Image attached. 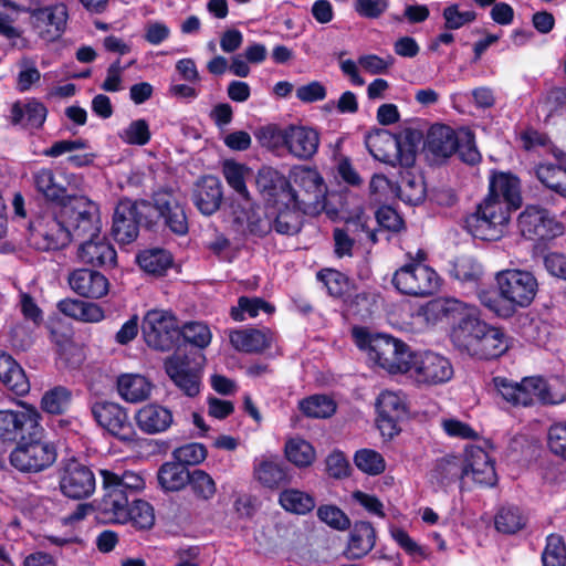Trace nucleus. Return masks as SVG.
Returning a JSON list of instances; mask_svg holds the SVG:
<instances>
[{
    "label": "nucleus",
    "mask_w": 566,
    "mask_h": 566,
    "mask_svg": "<svg viewBox=\"0 0 566 566\" xmlns=\"http://www.w3.org/2000/svg\"><path fill=\"white\" fill-rule=\"evenodd\" d=\"M432 307L441 319L452 325L450 337L453 346L470 356L488 325L481 319L480 310L453 297L438 298Z\"/></svg>",
    "instance_id": "1"
},
{
    "label": "nucleus",
    "mask_w": 566,
    "mask_h": 566,
    "mask_svg": "<svg viewBox=\"0 0 566 566\" xmlns=\"http://www.w3.org/2000/svg\"><path fill=\"white\" fill-rule=\"evenodd\" d=\"M353 336L357 346L367 350L368 357L390 374L407 373L412 352L402 340L387 334H371L355 327Z\"/></svg>",
    "instance_id": "2"
},
{
    "label": "nucleus",
    "mask_w": 566,
    "mask_h": 566,
    "mask_svg": "<svg viewBox=\"0 0 566 566\" xmlns=\"http://www.w3.org/2000/svg\"><path fill=\"white\" fill-rule=\"evenodd\" d=\"M500 296L510 303V306L500 307L496 300H483V303L502 317L511 316L516 307H526L534 300L538 284L533 273L518 269H507L496 273L495 276Z\"/></svg>",
    "instance_id": "3"
},
{
    "label": "nucleus",
    "mask_w": 566,
    "mask_h": 566,
    "mask_svg": "<svg viewBox=\"0 0 566 566\" xmlns=\"http://www.w3.org/2000/svg\"><path fill=\"white\" fill-rule=\"evenodd\" d=\"M103 497L97 504L98 512H113L116 518L126 516L123 505L135 499L137 493L145 488V480L142 475L126 471L123 474L109 470H101Z\"/></svg>",
    "instance_id": "4"
},
{
    "label": "nucleus",
    "mask_w": 566,
    "mask_h": 566,
    "mask_svg": "<svg viewBox=\"0 0 566 566\" xmlns=\"http://www.w3.org/2000/svg\"><path fill=\"white\" fill-rule=\"evenodd\" d=\"M56 209L71 234V240H84L101 233L98 206L88 198L72 195Z\"/></svg>",
    "instance_id": "5"
},
{
    "label": "nucleus",
    "mask_w": 566,
    "mask_h": 566,
    "mask_svg": "<svg viewBox=\"0 0 566 566\" xmlns=\"http://www.w3.org/2000/svg\"><path fill=\"white\" fill-rule=\"evenodd\" d=\"M28 242L43 252L61 250L71 242V234L56 207L44 210L30 221Z\"/></svg>",
    "instance_id": "6"
},
{
    "label": "nucleus",
    "mask_w": 566,
    "mask_h": 566,
    "mask_svg": "<svg viewBox=\"0 0 566 566\" xmlns=\"http://www.w3.org/2000/svg\"><path fill=\"white\" fill-rule=\"evenodd\" d=\"M153 221V206L149 201L124 198L114 209L112 234L118 243L128 244L138 237L140 226L149 227Z\"/></svg>",
    "instance_id": "7"
},
{
    "label": "nucleus",
    "mask_w": 566,
    "mask_h": 566,
    "mask_svg": "<svg viewBox=\"0 0 566 566\" xmlns=\"http://www.w3.org/2000/svg\"><path fill=\"white\" fill-rule=\"evenodd\" d=\"M510 220V213L502 203L484 198L472 213L463 219V228L474 238L493 241L500 239Z\"/></svg>",
    "instance_id": "8"
},
{
    "label": "nucleus",
    "mask_w": 566,
    "mask_h": 566,
    "mask_svg": "<svg viewBox=\"0 0 566 566\" xmlns=\"http://www.w3.org/2000/svg\"><path fill=\"white\" fill-rule=\"evenodd\" d=\"M292 180L295 188H292L289 202H293L305 214L321 212L325 207L327 188L319 172L308 167H296L292 171Z\"/></svg>",
    "instance_id": "9"
},
{
    "label": "nucleus",
    "mask_w": 566,
    "mask_h": 566,
    "mask_svg": "<svg viewBox=\"0 0 566 566\" xmlns=\"http://www.w3.org/2000/svg\"><path fill=\"white\" fill-rule=\"evenodd\" d=\"M41 415L31 405L21 403L20 409L0 410V440L19 443L27 438L35 439L43 433Z\"/></svg>",
    "instance_id": "10"
},
{
    "label": "nucleus",
    "mask_w": 566,
    "mask_h": 566,
    "mask_svg": "<svg viewBox=\"0 0 566 566\" xmlns=\"http://www.w3.org/2000/svg\"><path fill=\"white\" fill-rule=\"evenodd\" d=\"M42 434L17 443L10 453V463L14 469L24 473H38L55 462L56 449L52 443L42 441Z\"/></svg>",
    "instance_id": "11"
},
{
    "label": "nucleus",
    "mask_w": 566,
    "mask_h": 566,
    "mask_svg": "<svg viewBox=\"0 0 566 566\" xmlns=\"http://www.w3.org/2000/svg\"><path fill=\"white\" fill-rule=\"evenodd\" d=\"M394 286L401 293L416 297L432 295L440 286L438 273L422 262H409L392 276Z\"/></svg>",
    "instance_id": "12"
},
{
    "label": "nucleus",
    "mask_w": 566,
    "mask_h": 566,
    "mask_svg": "<svg viewBox=\"0 0 566 566\" xmlns=\"http://www.w3.org/2000/svg\"><path fill=\"white\" fill-rule=\"evenodd\" d=\"M146 344L160 352L170 350L180 336L178 319L170 311L150 310L142 323Z\"/></svg>",
    "instance_id": "13"
},
{
    "label": "nucleus",
    "mask_w": 566,
    "mask_h": 566,
    "mask_svg": "<svg viewBox=\"0 0 566 566\" xmlns=\"http://www.w3.org/2000/svg\"><path fill=\"white\" fill-rule=\"evenodd\" d=\"M409 366L407 374L419 385H441L453 376L450 360L433 352L413 353Z\"/></svg>",
    "instance_id": "14"
},
{
    "label": "nucleus",
    "mask_w": 566,
    "mask_h": 566,
    "mask_svg": "<svg viewBox=\"0 0 566 566\" xmlns=\"http://www.w3.org/2000/svg\"><path fill=\"white\" fill-rule=\"evenodd\" d=\"M59 488L62 494L69 499L84 500L95 491V475L87 465L75 459H70L60 467Z\"/></svg>",
    "instance_id": "15"
},
{
    "label": "nucleus",
    "mask_w": 566,
    "mask_h": 566,
    "mask_svg": "<svg viewBox=\"0 0 566 566\" xmlns=\"http://www.w3.org/2000/svg\"><path fill=\"white\" fill-rule=\"evenodd\" d=\"M365 145L369 154L378 161L387 165L409 168L413 157L409 150L401 154L399 137L384 128H377L365 136Z\"/></svg>",
    "instance_id": "16"
},
{
    "label": "nucleus",
    "mask_w": 566,
    "mask_h": 566,
    "mask_svg": "<svg viewBox=\"0 0 566 566\" xmlns=\"http://www.w3.org/2000/svg\"><path fill=\"white\" fill-rule=\"evenodd\" d=\"M522 235L528 240H551L563 234L564 228L541 207L528 206L518 217Z\"/></svg>",
    "instance_id": "17"
},
{
    "label": "nucleus",
    "mask_w": 566,
    "mask_h": 566,
    "mask_svg": "<svg viewBox=\"0 0 566 566\" xmlns=\"http://www.w3.org/2000/svg\"><path fill=\"white\" fill-rule=\"evenodd\" d=\"M91 413L96 423L122 441L134 440V429L128 415L118 403L96 401L91 406Z\"/></svg>",
    "instance_id": "18"
},
{
    "label": "nucleus",
    "mask_w": 566,
    "mask_h": 566,
    "mask_svg": "<svg viewBox=\"0 0 566 566\" xmlns=\"http://www.w3.org/2000/svg\"><path fill=\"white\" fill-rule=\"evenodd\" d=\"M165 369L175 385L187 396L193 397L200 391L201 367L192 363L188 355L175 353L165 360Z\"/></svg>",
    "instance_id": "19"
},
{
    "label": "nucleus",
    "mask_w": 566,
    "mask_h": 566,
    "mask_svg": "<svg viewBox=\"0 0 566 566\" xmlns=\"http://www.w3.org/2000/svg\"><path fill=\"white\" fill-rule=\"evenodd\" d=\"M153 214L158 213L165 226L177 235L188 232V219L182 205L172 190L164 189L153 195Z\"/></svg>",
    "instance_id": "20"
},
{
    "label": "nucleus",
    "mask_w": 566,
    "mask_h": 566,
    "mask_svg": "<svg viewBox=\"0 0 566 566\" xmlns=\"http://www.w3.org/2000/svg\"><path fill=\"white\" fill-rule=\"evenodd\" d=\"M377 424L384 436L398 433V422L406 415L405 397L400 392L382 391L377 398Z\"/></svg>",
    "instance_id": "21"
},
{
    "label": "nucleus",
    "mask_w": 566,
    "mask_h": 566,
    "mask_svg": "<svg viewBox=\"0 0 566 566\" xmlns=\"http://www.w3.org/2000/svg\"><path fill=\"white\" fill-rule=\"evenodd\" d=\"M485 198H492L493 201L502 203L510 213V210H516L522 205L520 179L511 174L495 171L490 177L489 195Z\"/></svg>",
    "instance_id": "22"
},
{
    "label": "nucleus",
    "mask_w": 566,
    "mask_h": 566,
    "mask_svg": "<svg viewBox=\"0 0 566 566\" xmlns=\"http://www.w3.org/2000/svg\"><path fill=\"white\" fill-rule=\"evenodd\" d=\"M283 136V146L297 159L308 160L317 153L319 135L311 127L290 125Z\"/></svg>",
    "instance_id": "23"
},
{
    "label": "nucleus",
    "mask_w": 566,
    "mask_h": 566,
    "mask_svg": "<svg viewBox=\"0 0 566 566\" xmlns=\"http://www.w3.org/2000/svg\"><path fill=\"white\" fill-rule=\"evenodd\" d=\"M192 202L203 216L214 214L223 200L222 184L214 176H205L199 179L192 189Z\"/></svg>",
    "instance_id": "24"
},
{
    "label": "nucleus",
    "mask_w": 566,
    "mask_h": 566,
    "mask_svg": "<svg viewBox=\"0 0 566 566\" xmlns=\"http://www.w3.org/2000/svg\"><path fill=\"white\" fill-rule=\"evenodd\" d=\"M233 223L238 231L254 237H264L272 231V217L260 207H252L248 201L233 211Z\"/></svg>",
    "instance_id": "25"
},
{
    "label": "nucleus",
    "mask_w": 566,
    "mask_h": 566,
    "mask_svg": "<svg viewBox=\"0 0 566 566\" xmlns=\"http://www.w3.org/2000/svg\"><path fill=\"white\" fill-rule=\"evenodd\" d=\"M256 187L269 203L279 205L285 200L289 202V198H292L290 181L271 167H263L259 170Z\"/></svg>",
    "instance_id": "26"
},
{
    "label": "nucleus",
    "mask_w": 566,
    "mask_h": 566,
    "mask_svg": "<svg viewBox=\"0 0 566 566\" xmlns=\"http://www.w3.org/2000/svg\"><path fill=\"white\" fill-rule=\"evenodd\" d=\"M32 178L36 191L48 201L56 203L55 207H60L72 196L69 193L66 178L61 172L41 168L33 172Z\"/></svg>",
    "instance_id": "27"
},
{
    "label": "nucleus",
    "mask_w": 566,
    "mask_h": 566,
    "mask_svg": "<svg viewBox=\"0 0 566 566\" xmlns=\"http://www.w3.org/2000/svg\"><path fill=\"white\" fill-rule=\"evenodd\" d=\"M32 18L40 36L51 42L61 36L66 24L67 12L64 6L57 4L34 11Z\"/></svg>",
    "instance_id": "28"
},
{
    "label": "nucleus",
    "mask_w": 566,
    "mask_h": 566,
    "mask_svg": "<svg viewBox=\"0 0 566 566\" xmlns=\"http://www.w3.org/2000/svg\"><path fill=\"white\" fill-rule=\"evenodd\" d=\"M126 513L124 518H116L112 512H98V517L106 523L124 524L130 522L136 528L148 530L155 523V514L153 506L143 500L130 499V502L123 505Z\"/></svg>",
    "instance_id": "29"
},
{
    "label": "nucleus",
    "mask_w": 566,
    "mask_h": 566,
    "mask_svg": "<svg viewBox=\"0 0 566 566\" xmlns=\"http://www.w3.org/2000/svg\"><path fill=\"white\" fill-rule=\"evenodd\" d=\"M78 259L92 266H113L116 263V251L105 237L86 238L77 252Z\"/></svg>",
    "instance_id": "30"
},
{
    "label": "nucleus",
    "mask_w": 566,
    "mask_h": 566,
    "mask_svg": "<svg viewBox=\"0 0 566 566\" xmlns=\"http://www.w3.org/2000/svg\"><path fill=\"white\" fill-rule=\"evenodd\" d=\"M71 289L78 295L87 298H101L108 292V281L99 272L78 269L69 276Z\"/></svg>",
    "instance_id": "31"
},
{
    "label": "nucleus",
    "mask_w": 566,
    "mask_h": 566,
    "mask_svg": "<svg viewBox=\"0 0 566 566\" xmlns=\"http://www.w3.org/2000/svg\"><path fill=\"white\" fill-rule=\"evenodd\" d=\"M253 474L258 482L268 489H277L281 485L289 484L292 479L286 464L277 458L255 460Z\"/></svg>",
    "instance_id": "32"
},
{
    "label": "nucleus",
    "mask_w": 566,
    "mask_h": 566,
    "mask_svg": "<svg viewBox=\"0 0 566 566\" xmlns=\"http://www.w3.org/2000/svg\"><path fill=\"white\" fill-rule=\"evenodd\" d=\"M135 420L143 432L156 434L166 431L171 426L172 413L160 405L149 403L136 412Z\"/></svg>",
    "instance_id": "33"
},
{
    "label": "nucleus",
    "mask_w": 566,
    "mask_h": 566,
    "mask_svg": "<svg viewBox=\"0 0 566 566\" xmlns=\"http://www.w3.org/2000/svg\"><path fill=\"white\" fill-rule=\"evenodd\" d=\"M507 348L509 343L504 332L488 324L470 356L479 359H494L504 354Z\"/></svg>",
    "instance_id": "34"
},
{
    "label": "nucleus",
    "mask_w": 566,
    "mask_h": 566,
    "mask_svg": "<svg viewBox=\"0 0 566 566\" xmlns=\"http://www.w3.org/2000/svg\"><path fill=\"white\" fill-rule=\"evenodd\" d=\"M465 475H468L465 461L460 457L448 455L436 461L430 479L432 483L444 489Z\"/></svg>",
    "instance_id": "35"
},
{
    "label": "nucleus",
    "mask_w": 566,
    "mask_h": 566,
    "mask_svg": "<svg viewBox=\"0 0 566 566\" xmlns=\"http://www.w3.org/2000/svg\"><path fill=\"white\" fill-rule=\"evenodd\" d=\"M0 380L18 396H24L30 391V382L23 368L9 354L1 350Z\"/></svg>",
    "instance_id": "36"
},
{
    "label": "nucleus",
    "mask_w": 566,
    "mask_h": 566,
    "mask_svg": "<svg viewBox=\"0 0 566 566\" xmlns=\"http://www.w3.org/2000/svg\"><path fill=\"white\" fill-rule=\"evenodd\" d=\"M46 117V108L36 101L17 102L11 107L10 120L23 128H39Z\"/></svg>",
    "instance_id": "37"
},
{
    "label": "nucleus",
    "mask_w": 566,
    "mask_h": 566,
    "mask_svg": "<svg viewBox=\"0 0 566 566\" xmlns=\"http://www.w3.org/2000/svg\"><path fill=\"white\" fill-rule=\"evenodd\" d=\"M458 146V135L446 125H433L426 138L427 149L439 157H450L455 153Z\"/></svg>",
    "instance_id": "38"
},
{
    "label": "nucleus",
    "mask_w": 566,
    "mask_h": 566,
    "mask_svg": "<svg viewBox=\"0 0 566 566\" xmlns=\"http://www.w3.org/2000/svg\"><path fill=\"white\" fill-rule=\"evenodd\" d=\"M376 544V532L369 522H357L350 533L346 555L358 559L367 555Z\"/></svg>",
    "instance_id": "39"
},
{
    "label": "nucleus",
    "mask_w": 566,
    "mask_h": 566,
    "mask_svg": "<svg viewBox=\"0 0 566 566\" xmlns=\"http://www.w3.org/2000/svg\"><path fill=\"white\" fill-rule=\"evenodd\" d=\"M465 467L468 468V474L471 473L478 484L493 486L496 483L497 476L494 463L484 450H473L469 461L465 462Z\"/></svg>",
    "instance_id": "40"
},
{
    "label": "nucleus",
    "mask_w": 566,
    "mask_h": 566,
    "mask_svg": "<svg viewBox=\"0 0 566 566\" xmlns=\"http://www.w3.org/2000/svg\"><path fill=\"white\" fill-rule=\"evenodd\" d=\"M117 391L128 402L146 400L151 391V384L139 374H124L117 379Z\"/></svg>",
    "instance_id": "41"
},
{
    "label": "nucleus",
    "mask_w": 566,
    "mask_h": 566,
    "mask_svg": "<svg viewBox=\"0 0 566 566\" xmlns=\"http://www.w3.org/2000/svg\"><path fill=\"white\" fill-rule=\"evenodd\" d=\"M284 208L279 209L276 212H271L272 230L279 234L294 235L302 229L303 211L300 210L293 202H281Z\"/></svg>",
    "instance_id": "42"
},
{
    "label": "nucleus",
    "mask_w": 566,
    "mask_h": 566,
    "mask_svg": "<svg viewBox=\"0 0 566 566\" xmlns=\"http://www.w3.org/2000/svg\"><path fill=\"white\" fill-rule=\"evenodd\" d=\"M57 308L64 315L82 322L97 323L104 318L103 310L91 302L65 298L57 303Z\"/></svg>",
    "instance_id": "43"
},
{
    "label": "nucleus",
    "mask_w": 566,
    "mask_h": 566,
    "mask_svg": "<svg viewBox=\"0 0 566 566\" xmlns=\"http://www.w3.org/2000/svg\"><path fill=\"white\" fill-rule=\"evenodd\" d=\"M231 345L240 352L259 353L269 347L270 337L266 332L249 328L230 333Z\"/></svg>",
    "instance_id": "44"
},
{
    "label": "nucleus",
    "mask_w": 566,
    "mask_h": 566,
    "mask_svg": "<svg viewBox=\"0 0 566 566\" xmlns=\"http://www.w3.org/2000/svg\"><path fill=\"white\" fill-rule=\"evenodd\" d=\"M523 394L527 396L526 407L539 401L543 403H558L562 397L552 392V385L542 377H525L522 379Z\"/></svg>",
    "instance_id": "45"
},
{
    "label": "nucleus",
    "mask_w": 566,
    "mask_h": 566,
    "mask_svg": "<svg viewBox=\"0 0 566 566\" xmlns=\"http://www.w3.org/2000/svg\"><path fill=\"white\" fill-rule=\"evenodd\" d=\"M190 473L191 472L178 461L166 462L159 468L158 482L166 491H180L188 484Z\"/></svg>",
    "instance_id": "46"
},
{
    "label": "nucleus",
    "mask_w": 566,
    "mask_h": 566,
    "mask_svg": "<svg viewBox=\"0 0 566 566\" xmlns=\"http://www.w3.org/2000/svg\"><path fill=\"white\" fill-rule=\"evenodd\" d=\"M395 191L401 200L410 205H418L426 197L422 178L409 170L401 174L399 182L395 186Z\"/></svg>",
    "instance_id": "47"
},
{
    "label": "nucleus",
    "mask_w": 566,
    "mask_h": 566,
    "mask_svg": "<svg viewBox=\"0 0 566 566\" xmlns=\"http://www.w3.org/2000/svg\"><path fill=\"white\" fill-rule=\"evenodd\" d=\"M285 458L297 468H307L316 459L314 447L302 438H290L284 446Z\"/></svg>",
    "instance_id": "48"
},
{
    "label": "nucleus",
    "mask_w": 566,
    "mask_h": 566,
    "mask_svg": "<svg viewBox=\"0 0 566 566\" xmlns=\"http://www.w3.org/2000/svg\"><path fill=\"white\" fill-rule=\"evenodd\" d=\"M280 505L287 512L304 515L315 507L314 497L297 489H285L279 495Z\"/></svg>",
    "instance_id": "49"
},
{
    "label": "nucleus",
    "mask_w": 566,
    "mask_h": 566,
    "mask_svg": "<svg viewBox=\"0 0 566 566\" xmlns=\"http://www.w3.org/2000/svg\"><path fill=\"white\" fill-rule=\"evenodd\" d=\"M536 176L545 187L566 197L565 168L553 164H542L536 168Z\"/></svg>",
    "instance_id": "50"
},
{
    "label": "nucleus",
    "mask_w": 566,
    "mask_h": 566,
    "mask_svg": "<svg viewBox=\"0 0 566 566\" xmlns=\"http://www.w3.org/2000/svg\"><path fill=\"white\" fill-rule=\"evenodd\" d=\"M495 528L503 534H515L526 525V517L516 506H503L494 520Z\"/></svg>",
    "instance_id": "51"
},
{
    "label": "nucleus",
    "mask_w": 566,
    "mask_h": 566,
    "mask_svg": "<svg viewBox=\"0 0 566 566\" xmlns=\"http://www.w3.org/2000/svg\"><path fill=\"white\" fill-rule=\"evenodd\" d=\"M72 401V391L64 386H56L48 390L41 399L42 409L51 415L65 412Z\"/></svg>",
    "instance_id": "52"
},
{
    "label": "nucleus",
    "mask_w": 566,
    "mask_h": 566,
    "mask_svg": "<svg viewBox=\"0 0 566 566\" xmlns=\"http://www.w3.org/2000/svg\"><path fill=\"white\" fill-rule=\"evenodd\" d=\"M301 411L311 418H327L335 410L336 405L333 399L325 395H313L300 401Z\"/></svg>",
    "instance_id": "53"
},
{
    "label": "nucleus",
    "mask_w": 566,
    "mask_h": 566,
    "mask_svg": "<svg viewBox=\"0 0 566 566\" xmlns=\"http://www.w3.org/2000/svg\"><path fill=\"white\" fill-rule=\"evenodd\" d=\"M140 268L150 274L161 275L171 264V255L165 250L145 251L138 255Z\"/></svg>",
    "instance_id": "54"
},
{
    "label": "nucleus",
    "mask_w": 566,
    "mask_h": 566,
    "mask_svg": "<svg viewBox=\"0 0 566 566\" xmlns=\"http://www.w3.org/2000/svg\"><path fill=\"white\" fill-rule=\"evenodd\" d=\"M122 142L132 146H144L149 143L151 133L146 119L139 118L130 122L118 133Z\"/></svg>",
    "instance_id": "55"
},
{
    "label": "nucleus",
    "mask_w": 566,
    "mask_h": 566,
    "mask_svg": "<svg viewBox=\"0 0 566 566\" xmlns=\"http://www.w3.org/2000/svg\"><path fill=\"white\" fill-rule=\"evenodd\" d=\"M188 484L195 496L202 501L211 500L217 492L216 482L212 476L200 469L191 471Z\"/></svg>",
    "instance_id": "56"
},
{
    "label": "nucleus",
    "mask_w": 566,
    "mask_h": 566,
    "mask_svg": "<svg viewBox=\"0 0 566 566\" xmlns=\"http://www.w3.org/2000/svg\"><path fill=\"white\" fill-rule=\"evenodd\" d=\"M247 171L248 169L244 165L232 160H226L222 165V174L228 185L243 199L249 200V191L244 178Z\"/></svg>",
    "instance_id": "57"
},
{
    "label": "nucleus",
    "mask_w": 566,
    "mask_h": 566,
    "mask_svg": "<svg viewBox=\"0 0 566 566\" xmlns=\"http://www.w3.org/2000/svg\"><path fill=\"white\" fill-rule=\"evenodd\" d=\"M542 562L543 566H566V547L560 535L551 534L547 536Z\"/></svg>",
    "instance_id": "58"
},
{
    "label": "nucleus",
    "mask_w": 566,
    "mask_h": 566,
    "mask_svg": "<svg viewBox=\"0 0 566 566\" xmlns=\"http://www.w3.org/2000/svg\"><path fill=\"white\" fill-rule=\"evenodd\" d=\"M260 311L271 313L273 307L262 298L241 296L238 300V306L231 310V317L241 322L245 319V314L255 317Z\"/></svg>",
    "instance_id": "59"
},
{
    "label": "nucleus",
    "mask_w": 566,
    "mask_h": 566,
    "mask_svg": "<svg viewBox=\"0 0 566 566\" xmlns=\"http://www.w3.org/2000/svg\"><path fill=\"white\" fill-rule=\"evenodd\" d=\"M493 382L504 400L513 406L526 407L527 396L523 394L522 381L514 382L504 377H494Z\"/></svg>",
    "instance_id": "60"
},
{
    "label": "nucleus",
    "mask_w": 566,
    "mask_h": 566,
    "mask_svg": "<svg viewBox=\"0 0 566 566\" xmlns=\"http://www.w3.org/2000/svg\"><path fill=\"white\" fill-rule=\"evenodd\" d=\"M180 335H182L186 342L198 348H205L211 342V332L209 327L201 322L187 323L180 331Z\"/></svg>",
    "instance_id": "61"
},
{
    "label": "nucleus",
    "mask_w": 566,
    "mask_h": 566,
    "mask_svg": "<svg viewBox=\"0 0 566 566\" xmlns=\"http://www.w3.org/2000/svg\"><path fill=\"white\" fill-rule=\"evenodd\" d=\"M355 464L358 469L371 475H377L385 470V460L381 454L369 449L356 452Z\"/></svg>",
    "instance_id": "62"
},
{
    "label": "nucleus",
    "mask_w": 566,
    "mask_h": 566,
    "mask_svg": "<svg viewBox=\"0 0 566 566\" xmlns=\"http://www.w3.org/2000/svg\"><path fill=\"white\" fill-rule=\"evenodd\" d=\"M172 455L182 465L201 463L207 457V450L201 443H187L174 450Z\"/></svg>",
    "instance_id": "63"
},
{
    "label": "nucleus",
    "mask_w": 566,
    "mask_h": 566,
    "mask_svg": "<svg viewBox=\"0 0 566 566\" xmlns=\"http://www.w3.org/2000/svg\"><path fill=\"white\" fill-rule=\"evenodd\" d=\"M317 276L325 284L331 296L342 297L348 290V279L338 271H322Z\"/></svg>",
    "instance_id": "64"
}]
</instances>
